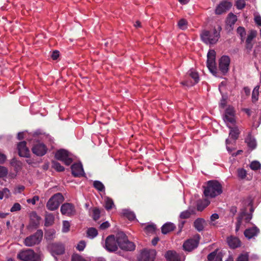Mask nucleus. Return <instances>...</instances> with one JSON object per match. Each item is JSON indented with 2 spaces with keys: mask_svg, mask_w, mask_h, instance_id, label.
Returning <instances> with one entry per match:
<instances>
[{
  "mask_svg": "<svg viewBox=\"0 0 261 261\" xmlns=\"http://www.w3.org/2000/svg\"><path fill=\"white\" fill-rule=\"evenodd\" d=\"M39 197L38 196H34L31 199H28L27 202L28 203H32L33 205H35L37 201H39Z\"/></svg>",
  "mask_w": 261,
  "mask_h": 261,
  "instance_id": "13d9d810",
  "label": "nucleus"
},
{
  "mask_svg": "<svg viewBox=\"0 0 261 261\" xmlns=\"http://www.w3.org/2000/svg\"><path fill=\"white\" fill-rule=\"evenodd\" d=\"M72 261H86L83 257L78 254H74L72 256Z\"/></svg>",
  "mask_w": 261,
  "mask_h": 261,
  "instance_id": "bf43d9fd",
  "label": "nucleus"
},
{
  "mask_svg": "<svg viewBox=\"0 0 261 261\" xmlns=\"http://www.w3.org/2000/svg\"><path fill=\"white\" fill-rule=\"evenodd\" d=\"M189 76L194 80L193 83L189 84L188 81L183 82L182 84L187 86H191L197 84L199 81V77L197 72L193 69H190L188 72Z\"/></svg>",
  "mask_w": 261,
  "mask_h": 261,
  "instance_id": "4be33fe9",
  "label": "nucleus"
},
{
  "mask_svg": "<svg viewBox=\"0 0 261 261\" xmlns=\"http://www.w3.org/2000/svg\"><path fill=\"white\" fill-rule=\"evenodd\" d=\"M253 47V44L252 42H247L246 41V48L249 51H250Z\"/></svg>",
  "mask_w": 261,
  "mask_h": 261,
  "instance_id": "774afa93",
  "label": "nucleus"
},
{
  "mask_svg": "<svg viewBox=\"0 0 261 261\" xmlns=\"http://www.w3.org/2000/svg\"><path fill=\"white\" fill-rule=\"evenodd\" d=\"M98 235L97 229L94 227H90L87 230V237L91 239H93Z\"/></svg>",
  "mask_w": 261,
  "mask_h": 261,
  "instance_id": "473e14b6",
  "label": "nucleus"
},
{
  "mask_svg": "<svg viewBox=\"0 0 261 261\" xmlns=\"http://www.w3.org/2000/svg\"><path fill=\"white\" fill-rule=\"evenodd\" d=\"M204 194L206 197L214 198L220 195L223 192L221 184L217 180H211L207 181L203 187Z\"/></svg>",
  "mask_w": 261,
  "mask_h": 261,
  "instance_id": "f03ea898",
  "label": "nucleus"
},
{
  "mask_svg": "<svg viewBox=\"0 0 261 261\" xmlns=\"http://www.w3.org/2000/svg\"><path fill=\"white\" fill-rule=\"evenodd\" d=\"M259 86H255L252 91V101L253 103H255L256 102L258 99V95H259Z\"/></svg>",
  "mask_w": 261,
  "mask_h": 261,
  "instance_id": "72a5a7b5",
  "label": "nucleus"
},
{
  "mask_svg": "<svg viewBox=\"0 0 261 261\" xmlns=\"http://www.w3.org/2000/svg\"><path fill=\"white\" fill-rule=\"evenodd\" d=\"M33 152L37 156H42L47 152L46 146L42 143H37L32 147Z\"/></svg>",
  "mask_w": 261,
  "mask_h": 261,
  "instance_id": "f3484780",
  "label": "nucleus"
},
{
  "mask_svg": "<svg viewBox=\"0 0 261 261\" xmlns=\"http://www.w3.org/2000/svg\"><path fill=\"white\" fill-rule=\"evenodd\" d=\"M192 213L189 211L186 210L182 212L180 214V218L181 219H187L190 217Z\"/></svg>",
  "mask_w": 261,
  "mask_h": 261,
  "instance_id": "864d4df0",
  "label": "nucleus"
},
{
  "mask_svg": "<svg viewBox=\"0 0 261 261\" xmlns=\"http://www.w3.org/2000/svg\"><path fill=\"white\" fill-rule=\"evenodd\" d=\"M207 258V261H222V254L221 252H218L217 250H215L210 253Z\"/></svg>",
  "mask_w": 261,
  "mask_h": 261,
  "instance_id": "b1692460",
  "label": "nucleus"
},
{
  "mask_svg": "<svg viewBox=\"0 0 261 261\" xmlns=\"http://www.w3.org/2000/svg\"><path fill=\"white\" fill-rule=\"evenodd\" d=\"M156 251L154 249H143L138 257V261H154Z\"/></svg>",
  "mask_w": 261,
  "mask_h": 261,
  "instance_id": "f8f14e48",
  "label": "nucleus"
},
{
  "mask_svg": "<svg viewBox=\"0 0 261 261\" xmlns=\"http://www.w3.org/2000/svg\"><path fill=\"white\" fill-rule=\"evenodd\" d=\"M255 23L259 26H261V17L259 15L255 16L254 17Z\"/></svg>",
  "mask_w": 261,
  "mask_h": 261,
  "instance_id": "0e129e2a",
  "label": "nucleus"
},
{
  "mask_svg": "<svg viewBox=\"0 0 261 261\" xmlns=\"http://www.w3.org/2000/svg\"><path fill=\"white\" fill-rule=\"evenodd\" d=\"M118 241L119 247L122 250L131 251L135 249V244L129 241L126 234L122 232L118 233Z\"/></svg>",
  "mask_w": 261,
  "mask_h": 261,
  "instance_id": "7ed1b4c3",
  "label": "nucleus"
},
{
  "mask_svg": "<svg viewBox=\"0 0 261 261\" xmlns=\"http://www.w3.org/2000/svg\"><path fill=\"white\" fill-rule=\"evenodd\" d=\"M30 217L31 222L33 225L37 226L39 224L41 220L40 217H39L35 212H32L30 214Z\"/></svg>",
  "mask_w": 261,
  "mask_h": 261,
  "instance_id": "c756f323",
  "label": "nucleus"
},
{
  "mask_svg": "<svg viewBox=\"0 0 261 261\" xmlns=\"http://www.w3.org/2000/svg\"><path fill=\"white\" fill-rule=\"evenodd\" d=\"M52 167L58 172L63 171L65 169L63 166H62L59 163L55 161H52Z\"/></svg>",
  "mask_w": 261,
  "mask_h": 261,
  "instance_id": "a19ab883",
  "label": "nucleus"
},
{
  "mask_svg": "<svg viewBox=\"0 0 261 261\" xmlns=\"http://www.w3.org/2000/svg\"><path fill=\"white\" fill-rule=\"evenodd\" d=\"M17 257L23 261H40V256L32 249L20 252Z\"/></svg>",
  "mask_w": 261,
  "mask_h": 261,
  "instance_id": "6e6552de",
  "label": "nucleus"
},
{
  "mask_svg": "<svg viewBox=\"0 0 261 261\" xmlns=\"http://www.w3.org/2000/svg\"><path fill=\"white\" fill-rule=\"evenodd\" d=\"M165 258L167 261H184L181 256L176 252L172 250L168 251L165 254Z\"/></svg>",
  "mask_w": 261,
  "mask_h": 261,
  "instance_id": "aec40b11",
  "label": "nucleus"
},
{
  "mask_svg": "<svg viewBox=\"0 0 261 261\" xmlns=\"http://www.w3.org/2000/svg\"><path fill=\"white\" fill-rule=\"evenodd\" d=\"M222 28L220 25L214 28L212 30H203L200 33L202 41L207 45H213L218 41L220 38Z\"/></svg>",
  "mask_w": 261,
  "mask_h": 261,
  "instance_id": "f257e3e1",
  "label": "nucleus"
},
{
  "mask_svg": "<svg viewBox=\"0 0 261 261\" xmlns=\"http://www.w3.org/2000/svg\"><path fill=\"white\" fill-rule=\"evenodd\" d=\"M56 231L54 229H50L45 231V238L46 240L51 241L55 238Z\"/></svg>",
  "mask_w": 261,
  "mask_h": 261,
  "instance_id": "f704fd0d",
  "label": "nucleus"
},
{
  "mask_svg": "<svg viewBox=\"0 0 261 261\" xmlns=\"http://www.w3.org/2000/svg\"><path fill=\"white\" fill-rule=\"evenodd\" d=\"M70 224L68 221H64L63 222L62 231L67 232L69 230Z\"/></svg>",
  "mask_w": 261,
  "mask_h": 261,
  "instance_id": "3c124183",
  "label": "nucleus"
},
{
  "mask_svg": "<svg viewBox=\"0 0 261 261\" xmlns=\"http://www.w3.org/2000/svg\"><path fill=\"white\" fill-rule=\"evenodd\" d=\"M118 234H117L116 238H115L114 235H110L108 236L105 241L103 247L109 252H114L118 249Z\"/></svg>",
  "mask_w": 261,
  "mask_h": 261,
  "instance_id": "9d476101",
  "label": "nucleus"
},
{
  "mask_svg": "<svg viewBox=\"0 0 261 261\" xmlns=\"http://www.w3.org/2000/svg\"><path fill=\"white\" fill-rule=\"evenodd\" d=\"M237 33L238 34L240 35L241 38V40L243 41L244 40L245 36L246 35V31H245L244 28L242 27H239L237 29Z\"/></svg>",
  "mask_w": 261,
  "mask_h": 261,
  "instance_id": "49530a36",
  "label": "nucleus"
},
{
  "mask_svg": "<svg viewBox=\"0 0 261 261\" xmlns=\"http://www.w3.org/2000/svg\"><path fill=\"white\" fill-rule=\"evenodd\" d=\"M105 208L110 210L112 208L113 206H114V202L113 200L109 197H106L105 199Z\"/></svg>",
  "mask_w": 261,
  "mask_h": 261,
  "instance_id": "58836bf2",
  "label": "nucleus"
},
{
  "mask_svg": "<svg viewBox=\"0 0 261 261\" xmlns=\"http://www.w3.org/2000/svg\"><path fill=\"white\" fill-rule=\"evenodd\" d=\"M206 66L212 74L217 76V69L216 66V51L214 49H210L207 54Z\"/></svg>",
  "mask_w": 261,
  "mask_h": 261,
  "instance_id": "39448f33",
  "label": "nucleus"
},
{
  "mask_svg": "<svg viewBox=\"0 0 261 261\" xmlns=\"http://www.w3.org/2000/svg\"><path fill=\"white\" fill-rule=\"evenodd\" d=\"M246 0H237L236 7L238 9L241 10L244 8L246 5Z\"/></svg>",
  "mask_w": 261,
  "mask_h": 261,
  "instance_id": "8fccbe9b",
  "label": "nucleus"
},
{
  "mask_svg": "<svg viewBox=\"0 0 261 261\" xmlns=\"http://www.w3.org/2000/svg\"><path fill=\"white\" fill-rule=\"evenodd\" d=\"M43 234V233L42 230H37L34 234L25 239L24 244L27 246H33L39 244L42 239Z\"/></svg>",
  "mask_w": 261,
  "mask_h": 261,
  "instance_id": "1a4fd4ad",
  "label": "nucleus"
},
{
  "mask_svg": "<svg viewBox=\"0 0 261 261\" xmlns=\"http://www.w3.org/2000/svg\"><path fill=\"white\" fill-rule=\"evenodd\" d=\"M24 187L23 186H18L15 192L17 193H20L21 191H22L24 189Z\"/></svg>",
  "mask_w": 261,
  "mask_h": 261,
  "instance_id": "338daca9",
  "label": "nucleus"
},
{
  "mask_svg": "<svg viewBox=\"0 0 261 261\" xmlns=\"http://www.w3.org/2000/svg\"><path fill=\"white\" fill-rule=\"evenodd\" d=\"M21 206L19 203H15L11 207L10 209V212L12 213L18 212L21 210Z\"/></svg>",
  "mask_w": 261,
  "mask_h": 261,
  "instance_id": "5fc2aeb1",
  "label": "nucleus"
},
{
  "mask_svg": "<svg viewBox=\"0 0 261 261\" xmlns=\"http://www.w3.org/2000/svg\"><path fill=\"white\" fill-rule=\"evenodd\" d=\"M175 228V225L171 222H167L162 227V233L166 234L173 231Z\"/></svg>",
  "mask_w": 261,
  "mask_h": 261,
  "instance_id": "a878e982",
  "label": "nucleus"
},
{
  "mask_svg": "<svg viewBox=\"0 0 261 261\" xmlns=\"http://www.w3.org/2000/svg\"><path fill=\"white\" fill-rule=\"evenodd\" d=\"M93 186L99 192H105V187L100 181L94 180Z\"/></svg>",
  "mask_w": 261,
  "mask_h": 261,
  "instance_id": "c9c22d12",
  "label": "nucleus"
},
{
  "mask_svg": "<svg viewBox=\"0 0 261 261\" xmlns=\"http://www.w3.org/2000/svg\"><path fill=\"white\" fill-rule=\"evenodd\" d=\"M59 51L58 50H54L51 54V58L54 60H57L59 57Z\"/></svg>",
  "mask_w": 261,
  "mask_h": 261,
  "instance_id": "e2e57ef3",
  "label": "nucleus"
},
{
  "mask_svg": "<svg viewBox=\"0 0 261 261\" xmlns=\"http://www.w3.org/2000/svg\"><path fill=\"white\" fill-rule=\"evenodd\" d=\"M61 212L62 215L72 217L75 215L76 210L74 205L71 203H65L61 206Z\"/></svg>",
  "mask_w": 261,
  "mask_h": 261,
  "instance_id": "4468645a",
  "label": "nucleus"
},
{
  "mask_svg": "<svg viewBox=\"0 0 261 261\" xmlns=\"http://www.w3.org/2000/svg\"><path fill=\"white\" fill-rule=\"evenodd\" d=\"M237 261H248V254L247 253L240 255Z\"/></svg>",
  "mask_w": 261,
  "mask_h": 261,
  "instance_id": "6e6d98bb",
  "label": "nucleus"
},
{
  "mask_svg": "<svg viewBox=\"0 0 261 261\" xmlns=\"http://www.w3.org/2000/svg\"><path fill=\"white\" fill-rule=\"evenodd\" d=\"M245 142L247 144L249 148L251 150L255 149L256 147V141L255 139L251 135H248L245 139Z\"/></svg>",
  "mask_w": 261,
  "mask_h": 261,
  "instance_id": "bb28decb",
  "label": "nucleus"
},
{
  "mask_svg": "<svg viewBox=\"0 0 261 261\" xmlns=\"http://www.w3.org/2000/svg\"><path fill=\"white\" fill-rule=\"evenodd\" d=\"M242 217V216H238V217L237 218V222L236 226V231H238L239 230L240 226L242 225V223H241Z\"/></svg>",
  "mask_w": 261,
  "mask_h": 261,
  "instance_id": "052dcab7",
  "label": "nucleus"
},
{
  "mask_svg": "<svg viewBox=\"0 0 261 261\" xmlns=\"http://www.w3.org/2000/svg\"><path fill=\"white\" fill-rule=\"evenodd\" d=\"M56 159L63 162L66 165H70L73 161V155L67 150L61 149L55 153Z\"/></svg>",
  "mask_w": 261,
  "mask_h": 261,
  "instance_id": "20e7f679",
  "label": "nucleus"
},
{
  "mask_svg": "<svg viewBox=\"0 0 261 261\" xmlns=\"http://www.w3.org/2000/svg\"><path fill=\"white\" fill-rule=\"evenodd\" d=\"M230 62V58L227 56H223L219 62V68L220 71L224 74H226L229 69Z\"/></svg>",
  "mask_w": 261,
  "mask_h": 261,
  "instance_id": "2eb2a0df",
  "label": "nucleus"
},
{
  "mask_svg": "<svg viewBox=\"0 0 261 261\" xmlns=\"http://www.w3.org/2000/svg\"><path fill=\"white\" fill-rule=\"evenodd\" d=\"M71 169L72 174L74 177L84 176L85 173L84 171L82 164L81 163L73 164Z\"/></svg>",
  "mask_w": 261,
  "mask_h": 261,
  "instance_id": "a211bd4d",
  "label": "nucleus"
},
{
  "mask_svg": "<svg viewBox=\"0 0 261 261\" xmlns=\"http://www.w3.org/2000/svg\"><path fill=\"white\" fill-rule=\"evenodd\" d=\"M250 167L253 170H257L260 168L261 164L259 162L254 161L250 163Z\"/></svg>",
  "mask_w": 261,
  "mask_h": 261,
  "instance_id": "37998d69",
  "label": "nucleus"
},
{
  "mask_svg": "<svg viewBox=\"0 0 261 261\" xmlns=\"http://www.w3.org/2000/svg\"><path fill=\"white\" fill-rule=\"evenodd\" d=\"M223 119L228 128L235 126V111L232 107L229 106L227 108L223 116Z\"/></svg>",
  "mask_w": 261,
  "mask_h": 261,
  "instance_id": "423d86ee",
  "label": "nucleus"
},
{
  "mask_svg": "<svg viewBox=\"0 0 261 261\" xmlns=\"http://www.w3.org/2000/svg\"><path fill=\"white\" fill-rule=\"evenodd\" d=\"M100 217V211L99 209L95 208L92 211V218L94 220H98Z\"/></svg>",
  "mask_w": 261,
  "mask_h": 261,
  "instance_id": "09e8293b",
  "label": "nucleus"
},
{
  "mask_svg": "<svg viewBox=\"0 0 261 261\" xmlns=\"http://www.w3.org/2000/svg\"><path fill=\"white\" fill-rule=\"evenodd\" d=\"M86 245V242L85 241L82 240L79 242L77 244L76 248L80 251H82L84 250Z\"/></svg>",
  "mask_w": 261,
  "mask_h": 261,
  "instance_id": "de8ad7c7",
  "label": "nucleus"
},
{
  "mask_svg": "<svg viewBox=\"0 0 261 261\" xmlns=\"http://www.w3.org/2000/svg\"><path fill=\"white\" fill-rule=\"evenodd\" d=\"M8 174V170L3 166H0V177L6 176Z\"/></svg>",
  "mask_w": 261,
  "mask_h": 261,
  "instance_id": "4d7b16f0",
  "label": "nucleus"
},
{
  "mask_svg": "<svg viewBox=\"0 0 261 261\" xmlns=\"http://www.w3.org/2000/svg\"><path fill=\"white\" fill-rule=\"evenodd\" d=\"M122 215L127 218L129 221H133L136 219L135 213L128 209H123L122 210Z\"/></svg>",
  "mask_w": 261,
  "mask_h": 261,
  "instance_id": "2f4dec72",
  "label": "nucleus"
},
{
  "mask_svg": "<svg viewBox=\"0 0 261 261\" xmlns=\"http://www.w3.org/2000/svg\"><path fill=\"white\" fill-rule=\"evenodd\" d=\"M237 173L239 178L240 179H244L247 175V172L246 170L243 168H239L237 170Z\"/></svg>",
  "mask_w": 261,
  "mask_h": 261,
  "instance_id": "c03bdc74",
  "label": "nucleus"
},
{
  "mask_svg": "<svg viewBox=\"0 0 261 261\" xmlns=\"http://www.w3.org/2000/svg\"><path fill=\"white\" fill-rule=\"evenodd\" d=\"M237 21L236 16L232 13L229 14L227 21L230 25H233Z\"/></svg>",
  "mask_w": 261,
  "mask_h": 261,
  "instance_id": "a18cd8bd",
  "label": "nucleus"
},
{
  "mask_svg": "<svg viewBox=\"0 0 261 261\" xmlns=\"http://www.w3.org/2000/svg\"><path fill=\"white\" fill-rule=\"evenodd\" d=\"M55 221V216L51 213H46L45 216L44 225L46 227L51 226Z\"/></svg>",
  "mask_w": 261,
  "mask_h": 261,
  "instance_id": "7c9ffc66",
  "label": "nucleus"
},
{
  "mask_svg": "<svg viewBox=\"0 0 261 261\" xmlns=\"http://www.w3.org/2000/svg\"><path fill=\"white\" fill-rule=\"evenodd\" d=\"M17 149L19 156L24 158L29 157L30 150L26 146L25 141H22L19 143L17 145Z\"/></svg>",
  "mask_w": 261,
  "mask_h": 261,
  "instance_id": "6ab92c4d",
  "label": "nucleus"
},
{
  "mask_svg": "<svg viewBox=\"0 0 261 261\" xmlns=\"http://www.w3.org/2000/svg\"><path fill=\"white\" fill-rule=\"evenodd\" d=\"M253 208L251 207L250 208L251 213H247L244 211L240 213L239 216H242L241 219V223H242L243 221H244L245 223H248L252 219V213L253 212Z\"/></svg>",
  "mask_w": 261,
  "mask_h": 261,
  "instance_id": "393cba45",
  "label": "nucleus"
},
{
  "mask_svg": "<svg viewBox=\"0 0 261 261\" xmlns=\"http://www.w3.org/2000/svg\"><path fill=\"white\" fill-rule=\"evenodd\" d=\"M47 248L52 255H61L65 252L64 246L60 243H50L47 246Z\"/></svg>",
  "mask_w": 261,
  "mask_h": 261,
  "instance_id": "ddd939ff",
  "label": "nucleus"
},
{
  "mask_svg": "<svg viewBox=\"0 0 261 261\" xmlns=\"http://www.w3.org/2000/svg\"><path fill=\"white\" fill-rule=\"evenodd\" d=\"M231 6L232 4L230 2L224 0L217 6L215 9V13L218 15L222 14L228 10Z\"/></svg>",
  "mask_w": 261,
  "mask_h": 261,
  "instance_id": "dca6fc26",
  "label": "nucleus"
},
{
  "mask_svg": "<svg viewBox=\"0 0 261 261\" xmlns=\"http://www.w3.org/2000/svg\"><path fill=\"white\" fill-rule=\"evenodd\" d=\"M230 132L229 133V137L234 142L238 138L240 132L238 127L236 126H231Z\"/></svg>",
  "mask_w": 261,
  "mask_h": 261,
  "instance_id": "cd10ccee",
  "label": "nucleus"
},
{
  "mask_svg": "<svg viewBox=\"0 0 261 261\" xmlns=\"http://www.w3.org/2000/svg\"><path fill=\"white\" fill-rule=\"evenodd\" d=\"M226 105V100L225 98H224L223 97H222V99H221L220 102V106L224 108Z\"/></svg>",
  "mask_w": 261,
  "mask_h": 261,
  "instance_id": "69168bd1",
  "label": "nucleus"
},
{
  "mask_svg": "<svg viewBox=\"0 0 261 261\" xmlns=\"http://www.w3.org/2000/svg\"><path fill=\"white\" fill-rule=\"evenodd\" d=\"M205 220L202 218H197L194 222V226L198 231H201L204 229Z\"/></svg>",
  "mask_w": 261,
  "mask_h": 261,
  "instance_id": "c85d7f7f",
  "label": "nucleus"
},
{
  "mask_svg": "<svg viewBox=\"0 0 261 261\" xmlns=\"http://www.w3.org/2000/svg\"><path fill=\"white\" fill-rule=\"evenodd\" d=\"M257 32L255 30H251L248 35L246 40L247 42H252L253 39L256 37Z\"/></svg>",
  "mask_w": 261,
  "mask_h": 261,
  "instance_id": "79ce46f5",
  "label": "nucleus"
},
{
  "mask_svg": "<svg viewBox=\"0 0 261 261\" xmlns=\"http://www.w3.org/2000/svg\"><path fill=\"white\" fill-rule=\"evenodd\" d=\"M144 229L147 234H152L155 231L156 226L154 224H148L145 227Z\"/></svg>",
  "mask_w": 261,
  "mask_h": 261,
  "instance_id": "4c0bfd02",
  "label": "nucleus"
},
{
  "mask_svg": "<svg viewBox=\"0 0 261 261\" xmlns=\"http://www.w3.org/2000/svg\"><path fill=\"white\" fill-rule=\"evenodd\" d=\"M10 195V191L8 188H5L0 190V200H2L4 198H8Z\"/></svg>",
  "mask_w": 261,
  "mask_h": 261,
  "instance_id": "e433bc0d",
  "label": "nucleus"
},
{
  "mask_svg": "<svg viewBox=\"0 0 261 261\" xmlns=\"http://www.w3.org/2000/svg\"><path fill=\"white\" fill-rule=\"evenodd\" d=\"M200 238V236L196 234L193 238L186 241L183 244L184 250L187 251H191L197 248L199 242Z\"/></svg>",
  "mask_w": 261,
  "mask_h": 261,
  "instance_id": "9b49d317",
  "label": "nucleus"
},
{
  "mask_svg": "<svg viewBox=\"0 0 261 261\" xmlns=\"http://www.w3.org/2000/svg\"><path fill=\"white\" fill-rule=\"evenodd\" d=\"M187 21L184 19L179 20L178 22V26L179 28L182 30H184L187 28Z\"/></svg>",
  "mask_w": 261,
  "mask_h": 261,
  "instance_id": "603ef678",
  "label": "nucleus"
},
{
  "mask_svg": "<svg viewBox=\"0 0 261 261\" xmlns=\"http://www.w3.org/2000/svg\"><path fill=\"white\" fill-rule=\"evenodd\" d=\"M63 199L64 197L62 194L58 193L54 194L50 198L46 203L47 209L50 211L57 210L63 201Z\"/></svg>",
  "mask_w": 261,
  "mask_h": 261,
  "instance_id": "0eeeda50",
  "label": "nucleus"
},
{
  "mask_svg": "<svg viewBox=\"0 0 261 261\" xmlns=\"http://www.w3.org/2000/svg\"><path fill=\"white\" fill-rule=\"evenodd\" d=\"M110 227V223L108 221L103 222L100 224L99 228L102 230L106 229Z\"/></svg>",
  "mask_w": 261,
  "mask_h": 261,
  "instance_id": "680f3d73",
  "label": "nucleus"
},
{
  "mask_svg": "<svg viewBox=\"0 0 261 261\" xmlns=\"http://www.w3.org/2000/svg\"><path fill=\"white\" fill-rule=\"evenodd\" d=\"M259 232V229L256 226L246 229L244 232V236L248 239L250 240L256 237Z\"/></svg>",
  "mask_w": 261,
  "mask_h": 261,
  "instance_id": "412c9836",
  "label": "nucleus"
},
{
  "mask_svg": "<svg viewBox=\"0 0 261 261\" xmlns=\"http://www.w3.org/2000/svg\"><path fill=\"white\" fill-rule=\"evenodd\" d=\"M227 242L231 248H236L241 246V241L236 237L230 236L227 237Z\"/></svg>",
  "mask_w": 261,
  "mask_h": 261,
  "instance_id": "5701e85b",
  "label": "nucleus"
},
{
  "mask_svg": "<svg viewBox=\"0 0 261 261\" xmlns=\"http://www.w3.org/2000/svg\"><path fill=\"white\" fill-rule=\"evenodd\" d=\"M208 205V203L206 200L198 201L197 203V210L198 211H203Z\"/></svg>",
  "mask_w": 261,
  "mask_h": 261,
  "instance_id": "ea45409f",
  "label": "nucleus"
}]
</instances>
